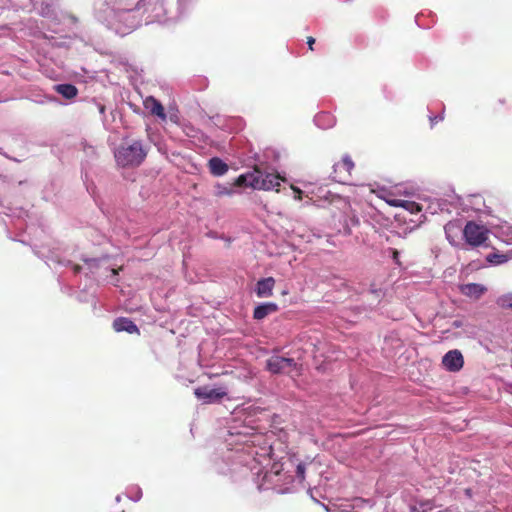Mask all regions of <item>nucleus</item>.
Instances as JSON below:
<instances>
[{"instance_id":"obj_10","label":"nucleus","mask_w":512,"mask_h":512,"mask_svg":"<svg viewBox=\"0 0 512 512\" xmlns=\"http://www.w3.org/2000/svg\"><path fill=\"white\" fill-rule=\"evenodd\" d=\"M442 364L448 371L457 372L464 365L463 355L457 349L450 350L443 356Z\"/></svg>"},{"instance_id":"obj_3","label":"nucleus","mask_w":512,"mask_h":512,"mask_svg":"<svg viewBox=\"0 0 512 512\" xmlns=\"http://www.w3.org/2000/svg\"><path fill=\"white\" fill-rule=\"evenodd\" d=\"M284 179L275 173L254 169L251 172L240 175L235 182L236 186L251 187L258 190H276Z\"/></svg>"},{"instance_id":"obj_33","label":"nucleus","mask_w":512,"mask_h":512,"mask_svg":"<svg viewBox=\"0 0 512 512\" xmlns=\"http://www.w3.org/2000/svg\"><path fill=\"white\" fill-rule=\"evenodd\" d=\"M433 507H434L433 503L429 500L420 503L421 511H423L424 509H427V512H428V511L432 510Z\"/></svg>"},{"instance_id":"obj_26","label":"nucleus","mask_w":512,"mask_h":512,"mask_svg":"<svg viewBox=\"0 0 512 512\" xmlns=\"http://www.w3.org/2000/svg\"><path fill=\"white\" fill-rule=\"evenodd\" d=\"M496 304L502 309L512 310V292L499 296L496 299Z\"/></svg>"},{"instance_id":"obj_17","label":"nucleus","mask_w":512,"mask_h":512,"mask_svg":"<svg viewBox=\"0 0 512 512\" xmlns=\"http://www.w3.org/2000/svg\"><path fill=\"white\" fill-rule=\"evenodd\" d=\"M278 310V305L273 302H267L259 304L255 307L253 317L256 320H262L269 314H272Z\"/></svg>"},{"instance_id":"obj_22","label":"nucleus","mask_w":512,"mask_h":512,"mask_svg":"<svg viewBox=\"0 0 512 512\" xmlns=\"http://www.w3.org/2000/svg\"><path fill=\"white\" fill-rule=\"evenodd\" d=\"M459 229H460V226L456 222H452V221L448 222L444 226L446 238L451 245H456L455 238L457 236Z\"/></svg>"},{"instance_id":"obj_43","label":"nucleus","mask_w":512,"mask_h":512,"mask_svg":"<svg viewBox=\"0 0 512 512\" xmlns=\"http://www.w3.org/2000/svg\"><path fill=\"white\" fill-rule=\"evenodd\" d=\"M99 111H100V113H102V114H103V113H104V111H105V107H104V106H100Z\"/></svg>"},{"instance_id":"obj_7","label":"nucleus","mask_w":512,"mask_h":512,"mask_svg":"<svg viewBox=\"0 0 512 512\" xmlns=\"http://www.w3.org/2000/svg\"><path fill=\"white\" fill-rule=\"evenodd\" d=\"M488 230L473 221H468L463 229V237L467 244L478 247L486 242Z\"/></svg>"},{"instance_id":"obj_34","label":"nucleus","mask_w":512,"mask_h":512,"mask_svg":"<svg viewBox=\"0 0 512 512\" xmlns=\"http://www.w3.org/2000/svg\"><path fill=\"white\" fill-rule=\"evenodd\" d=\"M390 253H391V256H392V259L393 261L397 264V265H400V262H399V251L396 250V249H393V248H390L389 249Z\"/></svg>"},{"instance_id":"obj_2","label":"nucleus","mask_w":512,"mask_h":512,"mask_svg":"<svg viewBox=\"0 0 512 512\" xmlns=\"http://www.w3.org/2000/svg\"><path fill=\"white\" fill-rule=\"evenodd\" d=\"M305 470V464L299 463L296 467L295 476L281 474L278 469L275 471H266L263 474L262 481L258 484V489H273L278 494L294 493L305 479Z\"/></svg>"},{"instance_id":"obj_41","label":"nucleus","mask_w":512,"mask_h":512,"mask_svg":"<svg viewBox=\"0 0 512 512\" xmlns=\"http://www.w3.org/2000/svg\"><path fill=\"white\" fill-rule=\"evenodd\" d=\"M453 326H454V327H460V326H461L460 321H458V320L454 321V322H453Z\"/></svg>"},{"instance_id":"obj_14","label":"nucleus","mask_w":512,"mask_h":512,"mask_svg":"<svg viewBox=\"0 0 512 512\" xmlns=\"http://www.w3.org/2000/svg\"><path fill=\"white\" fill-rule=\"evenodd\" d=\"M449 199H434V204L437 205V209H439V213L446 212L451 214L454 210L458 211V206H460V197L458 196H450Z\"/></svg>"},{"instance_id":"obj_18","label":"nucleus","mask_w":512,"mask_h":512,"mask_svg":"<svg viewBox=\"0 0 512 512\" xmlns=\"http://www.w3.org/2000/svg\"><path fill=\"white\" fill-rule=\"evenodd\" d=\"M209 170L214 176H223L228 171V165L219 157H212L208 162Z\"/></svg>"},{"instance_id":"obj_32","label":"nucleus","mask_w":512,"mask_h":512,"mask_svg":"<svg viewBox=\"0 0 512 512\" xmlns=\"http://www.w3.org/2000/svg\"><path fill=\"white\" fill-rule=\"evenodd\" d=\"M444 119V109H442L441 113L438 115H429V121L431 127H433L436 123L443 121Z\"/></svg>"},{"instance_id":"obj_20","label":"nucleus","mask_w":512,"mask_h":512,"mask_svg":"<svg viewBox=\"0 0 512 512\" xmlns=\"http://www.w3.org/2000/svg\"><path fill=\"white\" fill-rule=\"evenodd\" d=\"M54 89L57 93H59L66 99H72L78 93L77 88L74 85L68 84V83L57 84V85H55Z\"/></svg>"},{"instance_id":"obj_42","label":"nucleus","mask_w":512,"mask_h":512,"mask_svg":"<svg viewBox=\"0 0 512 512\" xmlns=\"http://www.w3.org/2000/svg\"><path fill=\"white\" fill-rule=\"evenodd\" d=\"M411 512H427V509H424L423 511H419L416 508H413Z\"/></svg>"},{"instance_id":"obj_12","label":"nucleus","mask_w":512,"mask_h":512,"mask_svg":"<svg viewBox=\"0 0 512 512\" xmlns=\"http://www.w3.org/2000/svg\"><path fill=\"white\" fill-rule=\"evenodd\" d=\"M275 279L273 277L262 278L257 281L255 293L259 298H267L273 295Z\"/></svg>"},{"instance_id":"obj_13","label":"nucleus","mask_w":512,"mask_h":512,"mask_svg":"<svg viewBox=\"0 0 512 512\" xmlns=\"http://www.w3.org/2000/svg\"><path fill=\"white\" fill-rule=\"evenodd\" d=\"M459 290L464 296L477 300L486 293L487 288L482 284L467 283L460 285Z\"/></svg>"},{"instance_id":"obj_19","label":"nucleus","mask_w":512,"mask_h":512,"mask_svg":"<svg viewBox=\"0 0 512 512\" xmlns=\"http://www.w3.org/2000/svg\"><path fill=\"white\" fill-rule=\"evenodd\" d=\"M335 122V117L329 112H321L314 117V123L321 129H329L335 125Z\"/></svg>"},{"instance_id":"obj_24","label":"nucleus","mask_w":512,"mask_h":512,"mask_svg":"<svg viewBox=\"0 0 512 512\" xmlns=\"http://www.w3.org/2000/svg\"><path fill=\"white\" fill-rule=\"evenodd\" d=\"M38 13L45 18L53 19L56 17V10L53 4L42 2L38 8Z\"/></svg>"},{"instance_id":"obj_4","label":"nucleus","mask_w":512,"mask_h":512,"mask_svg":"<svg viewBox=\"0 0 512 512\" xmlns=\"http://www.w3.org/2000/svg\"><path fill=\"white\" fill-rule=\"evenodd\" d=\"M147 155V149L141 141H133L127 146H121L115 152L117 163L123 167L139 166Z\"/></svg>"},{"instance_id":"obj_23","label":"nucleus","mask_w":512,"mask_h":512,"mask_svg":"<svg viewBox=\"0 0 512 512\" xmlns=\"http://www.w3.org/2000/svg\"><path fill=\"white\" fill-rule=\"evenodd\" d=\"M192 2L193 0H177V6L176 8H172L173 12H171L170 17L176 18V20H178L186 13Z\"/></svg>"},{"instance_id":"obj_39","label":"nucleus","mask_w":512,"mask_h":512,"mask_svg":"<svg viewBox=\"0 0 512 512\" xmlns=\"http://www.w3.org/2000/svg\"><path fill=\"white\" fill-rule=\"evenodd\" d=\"M315 43V39L313 37H309L307 44L311 50H313V44Z\"/></svg>"},{"instance_id":"obj_21","label":"nucleus","mask_w":512,"mask_h":512,"mask_svg":"<svg viewBox=\"0 0 512 512\" xmlns=\"http://www.w3.org/2000/svg\"><path fill=\"white\" fill-rule=\"evenodd\" d=\"M0 214H5L11 218L23 219L27 216V211L22 208H11L0 204Z\"/></svg>"},{"instance_id":"obj_44","label":"nucleus","mask_w":512,"mask_h":512,"mask_svg":"<svg viewBox=\"0 0 512 512\" xmlns=\"http://www.w3.org/2000/svg\"><path fill=\"white\" fill-rule=\"evenodd\" d=\"M115 500H116V502H120L121 501V496L120 495L116 496Z\"/></svg>"},{"instance_id":"obj_31","label":"nucleus","mask_w":512,"mask_h":512,"mask_svg":"<svg viewBox=\"0 0 512 512\" xmlns=\"http://www.w3.org/2000/svg\"><path fill=\"white\" fill-rule=\"evenodd\" d=\"M400 206L406 208L407 210H410L412 213L420 212L422 210V206L416 202L401 201Z\"/></svg>"},{"instance_id":"obj_28","label":"nucleus","mask_w":512,"mask_h":512,"mask_svg":"<svg viewBox=\"0 0 512 512\" xmlns=\"http://www.w3.org/2000/svg\"><path fill=\"white\" fill-rule=\"evenodd\" d=\"M235 189L233 186L223 185V184H216L215 185V195L218 197L224 196V195H232L234 194Z\"/></svg>"},{"instance_id":"obj_40","label":"nucleus","mask_w":512,"mask_h":512,"mask_svg":"<svg viewBox=\"0 0 512 512\" xmlns=\"http://www.w3.org/2000/svg\"><path fill=\"white\" fill-rule=\"evenodd\" d=\"M84 261L90 265L91 263L97 262V259H84Z\"/></svg>"},{"instance_id":"obj_25","label":"nucleus","mask_w":512,"mask_h":512,"mask_svg":"<svg viewBox=\"0 0 512 512\" xmlns=\"http://www.w3.org/2000/svg\"><path fill=\"white\" fill-rule=\"evenodd\" d=\"M353 167H354V163H353L352 159L348 155H345L340 162H338L334 165V170H335V172L344 170L347 173H350V171L353 169Z\"/></svg>"},{"instance_id":"obj_35","label":"nucleus","mask_w":512,"mask_h":512,"mask_svg":"<svg viewBox=\"0 0 512 512\" xmlns=\"http://www.w3.org/2000/svg\"><path fill=\"white\" fill-rule=\"evenodd\" d=\"M427 210H428L431 214L439 213V209H437V205H436V204H434V200H432V201L428 204Z\"/></svg>"},{"instance_id":"obj_16","label":"nucleus","mask_w":512,"mask_h":512,"mask_svg":"<svg viewBox=\"0 0 512 512\" xmlns=\"http://www.w3.org/2000/svg\"><path fill=\"white\" fill-rule=\"evenodd\" d=\"M144 106L150 111L152 115L159 117L162 120L166 119V114L163 105L156 98L149 96L144 100Z\"/></svg>"},{"instance_id":"obj_15","label":"nucleus","mask_w":512,"mask_h":512,"mask_svg":"<svg viewBox=\"0 0 512 512\" xmlns=\"http://www.w3.org/2000/svg\"><path fill=\"white\" fill-rule=\"evenodd\" d=\"M113 328L117 332H127L129 334H138L139 329L129 318L119 317L113 321Z\"/></svg>"},{"instance_id":"obj_8","label":"nucleus","mask_w":512,"mask_h":512,"mask_svg":"<svg viewBox=\"0 0 512 512\" xmlns=\"http://www.w3.org/2000/svg\"><path fill=\"white\" fill-rule=\"evenodd\" d=\"M166 0H155L154 3L148 9L149 22L168 23L176 21V18L170 17L172 8L166 7Z\"/></svg>"},{"instance_id":"obj_9","label":"nucleus","mask_w":512,"mask_h":512,"mask_svg":"<svg viewBox=\"0 0 512 512\" xmlns=\"http://www.w3.org/2000/svg\"><path fill=\"white\" fill-rule=\"evenodd\" d=\"M194 394L204 404H211L221 401L227 395V391L222 387L211 388L209 386H202L196 388Z\"/></svg>"},{"instance_id":"obj_37","label":"nucleus","mask_w":512,"mask_h":512,"mask_svg":"<svg viewBox=\"0 0 512 512\" xmlns=\"http://www.w3.org/2000/svg\"><path fill=\"white\" fill-rule=\"evenodd\" d=\"M185 133L187 136L189 137H195L196 136V130L191 126V127H186L185 128Z\"/></svg>"},{"instance_id":"obj_30","label":"nucleus","mask_w":512,"mask_h":512,"mask_svg":"<svg viewBox=\"0 0 512 512\" xmlns=\"http://www.w3.org/2000/svg\"><path fill=\"white\" fill-rule=\"evenodd\" d=\"M48 260L57 262V263L62 264V265L71 266L75 274L79 273L81 271V269H82L81 266L73 264L70 260H67L65 262L61 261L58 258V256L54 255L53 253H52V255L50 257H47V261Z\"/></svg>"},{"instance_id":"obj_29","label":"nucleus","mask_w":512,"mask_h":512,"mask_svg":"<svg viewBox=\"0 0 512 512\" xmlns=\"http://www.w3.org/2000/svg\"><path fill=\"white\" fill-rule=\"evenodd\" d=\"M126 495L130 500L137 502L142 497V490L139 486H131L127 489Z\"/></svg>"},{"instance_id":"obj_27","label":"nucleus","mask_w":512,"mask_h":512,"mask_svg":"<svg viewBox=\"0 0 512 512\" xmlns=\"http://www.w3.org/2000/svg\"><path fill=\"white\" fill-rule=\"evenodd\" d=\"M486 260L491 265H500L507 262L508 258L504 254L491 253L487 255Z\"/></svg>"},{"instance_id":"obj_6","label":"nucleus","mask_w":512,"mask_h":512,"mask_svg":"<svg viewBox=\"0 0 512 512\" xmlns=\"http://www.w3.org/2000/svg\"><path fill=\"white\" fill-rule=\"evenodd\" d=\"M266 369L273 374H291L298 372L299 367L293 358L274 355L266 361Z\"/></svg>"},{"instance_id":"obj_38","label":"nucleus","mask_w":512,"mask_h":512,"mask_svg":"<svg viewBox=\"0 0 512 512\" xmlns=\"http://www.w3.org/2000/svg\"><path fill=\"white\" fill-rule=\"evenodd\" d=\"M146 1H147V0H140V1H138V3H137V5H136V7H135V8H136L137 10H140L142 7H144V6H145Z\"/></svg>"},{"instance_id":"obj_1","label":"nucleus","mask_w":512,"mask_h":512,"mask_svg":"<svg viewBox=\"0 0 512 512\" xmlns=\"http://www.w3.org/2000/svg\"><path fill=\"white\" fill-rule=\"evenodd\" d=\"M258 436L254 434H247L240 430L230 431L228 437L225 439L227 443V452L220 462L216 463L219 473L227 474L236 472L238 466L246 470L253 471L260 476L261 468H258L259 462L256 458L257 452L254 450V444Z\"/></svg>"},{"instance_id":"obj_36","label":"nucleus","mask_w":512,"mask_h":512,"mask_svg":"<svg viewBox=\"0 0 512 512\" xmlns=\"http://www.w3.org/2000/svg\"><path fill=\"white\" fill-rule=\"evenodd\" d=\"M291 189L295 192V199L300 200L302 198V191L298 187L293 185H291Z\"/></svg>"},{"instance_id":"obj_5","label":"nucleus","mask_w":512,"mask_h":512,"mask_svg":"<svg viewBox=\"0 0 512 512\" xmlns=\"http://www.w3.org/2000/svg\"><path fill=\"white\" fill-rule=\"evenodd\" d=\"M460 206L462 212L468 213L469 216H472L470 212L474 213L479 218L490 215L491 213V209L486 205L484 198L479 194L469 195L463 200L460 199Z\"/></svg>"},{"instance_id":"obj_11","label":"nucleus","mask_w":512,"mask_h":512,"mask_svg":"<svg viewBox=\"0 0 512 512\" xmlns=\"http://www.w3.org/2000/svg\"><path fill=\"white\" fill-rule=\"evenodd\" d=\"M492 229L496 238L507 245H512V224L503 221L497 225H492Z\"/></svg>"}]
</instances>
